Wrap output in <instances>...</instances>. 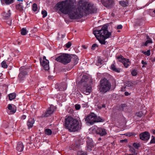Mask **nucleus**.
<instances>
[{
	"label": "nucleus",
	"mask_w": 155,
	"mask_h": 155,
	"mask_svg": "<svg viewBox=\"0 0 155 155\" xmlns=\"http://www.w3.org/2000/svg\"><path fill=\"white\" fill-rule=\"evenodd\" d=\"M56 8L59 12L68 15L71 19H80L84 15L94 12L96 8L92 4L86 2H80L79 6L72 5L71 0L60 2L56 5Z\"/></svg>",
	"instance_id": "nucleus-1"
},
{
	"label": "nucleus",
	"mask_w": 155,
	"mask_h": 155,
	"mask_svg": "<svg viewBox=\"0 0 155 155\" xmlns=\"http://www.w3.org/2000/svg\"><path fill=\"white\" fill-rule=\"evenodd\" d=\"M93 33L99 42L103 45H106L107 43L105 40L109 38L111 35V33L108 31L107 27L106 25L102 26L100 30H94Z\"/></svg>",
	"instance_id": "nucleus-2"
},
{
	"label": "nucleus",
	"mask_w": 155,
	"mask_h": 155,
	"mask_svg": "<svg viewBox=\"0 0 155 155\" xmlns=\"http://www.w3.org/2000/svg\"><path fill=\"white\" fill-rule=\"evenodd\" d=\"M65 126L70 131H78L81 128V125L78 121L71 117H68L65 119Z\"/></svg>",
	"instance_id": "nucleus-3"
},
{
	"label": "nucleus",
	"mask_w": 155,
	"mask_h": 155,
	"mask_svg": "<svg viewBox=\"0 0 155 155\" xmlns=\"http://www.w3.org/2000/svg\"><path fill=\"white\" fill-rule=\"evenodd\" d=\"M111 87V84L106 79L104 78L100 81V85L99 88V91L102 94H104L110 91Z\"/></svg>",
	"instance_id": "nucleus-4"
},
{
	"label": "nucleus",
	"mask_w": 155,
	"mask_h": 155,
	"mask_svg": "<svg viewBox=\"0 0 155 155\" xmlns=\"http://www.w3.org/2000/svg\"><path fill=\"white\" fill-rule=\"evenodd\" d=\"M71 58V55L67 54H64L59 56L56 58L55 60L57 61L65 64L70 62Z\"/></svg>",
	"instance_id": "nucleus-5"
},
{
	"label": "nucleus",
	"mask_w": 155,
	"mask_h": 155,
	"mask_svg": "<svg viewBox=\"0 0 155 155\" xmlns=\"http://www.w3.org/2000/svg\"><path fill=\"white\" fill-rule=\"evenodd\" d=\"M93 130L95 131L97 134H99L101 136H104L107 134L106 130L104 128L96 127L93 128Z\"/></svg>",
	"instance_id": "nucleus-6"
},
{
	"label": "nucleus",
	"mask_w": 155,
	"mask_h": 155,
	"mask_svg": "<svg viewBox=\"0 0 155 155\" xmlns=\"http://www.w3.org/2000/svg\"><path fill=\"white\" fill-rule=\"evenodd\" d=\"M95 118H96V114L93 113H92L86 118L85 120L91 124H93L94 123Z\"/></svg>",
	"instance_id": "nucleus-7"
},
{
	"label": "nucleus",
	"mask_w": 155,
	"mask_h": 155,
	"mask_svg": "<svg viewBox=\"0 0 155 155\" xmlns=\"http://www.w3.org/2000/svg\"><path fill=\"white\" fill-rule=\"evenodd\" d=\"M101 2L104 6L108 8H111L114 4L113 0H101Z\"/></svg>",
	"instance_id": "nucleus-8"
},
{
	"label": "nucleus",
	"mask_w": 155,
	"mask_h": 155,
	"mask_svg": "<svg viewBox=\"0 0 155 155\" xmlns=\"http://www.w3.org/2000/svg\"><path fill=\"white\" fill-rule=\"evenodd\" d=\"M56 109V107L53 105L50 106V107H48L47 111L44 114V116L45 117H48L52 114Z\"/></svg>",
	"instance_id": "nucleus-9"
},
{
	"label": "nucleus",
	"mask_w": 155,
	"mask_h": 155,
	"mask_svg": "<svg viewBox=\"0 0 155 155\" xmlns=\"http://www.w3.org/2000/svg\"><path fill=\"white\" fill-rule=\"evenodd\" d=\"M140 138L144 140H148L150 138V135L148 132L145 131L140 135Z\"/></svg>",
	"instance_id": "nucleus-10"
},
{
	"label": "nucleus",
	"mask_w": 155,
	"mask_h": 155,
	"mask_svg": "<svg viewBox=\"0 0 155 155\" xmlns=\"http://www.w3.org/2000/svg\"><path fill=\"white\" fill-rule=\"evenodd\" d=\"M82 91L84 94L86 95L89 94L92 91L91 85L87 84L86 85H84Z\"/></svg>",
	"instance_id": "nucleus-11"
},
{
	"label": "nucleus",
	"mask_w": 155,
	"mask_h": 155,
	"mask_svg": "<svg viewBox=\"0 0 155 155\" xmlns=\"http://www.w3.org/2000/svg\"><path fill=\"white\" fill-rule=\"evenodd\" d=\"M20 72L18 75V78L19 80H22L27 74V72L25 70H22L21 68H20Z\"/></svg>",
	"instance_id": "nucleus-12"
},
{
	"label": "nucleus",
	"mask_w": 155,
	"mask_h": 155,
	"mask_svg": "<svg viewBox=\"0 0 155 155\" xmlns=\"http://www.w3.org/2000/svg\"><path fill=\"white\" fill-rule=\"evenodd\" d=\"M44 61H40V63L43 68L45 70H48L49 68V61L48 60H45Z\"/></svg>",
	"instance_id": "nucleus-13"
},
{
	"label": "nucleus",
	"mask_w": 155,
	"mask_h": 155,
	"mask_svg": "<svg viewBox=\"0 0 155 155\" xmlns=\"http://www.w3.org/2000/svg\"><path fill=\"white\" fill-rule=\"evenodd\" d=\"M8 109L9 110H10L9 112H8V113L9 114H12L15 113L16 112V108L15 109L14 107H12V105L10 104H9L8 105Z\"/></svg>",
	"instance_id": "nucleus-14"
},
{
	"label": "nucleus",
	"mask_w": 155,
	"mask_h": 155,
	"mask_svg": "<svg viewBox=\"0 0 155 155\" xmlns=\"http://www.w3.org/2000/svg\"><path fill=\"white\" fill-rule=\"evenodd\" d=\"M24 145L23 143L21 142H19L17 144L16 147V150L19 152H21L24 149Z\"/></svg>",
	"instance_id": "nucleus-15"
},
{
	"label": "nucleus",
	"mask_w": 155,
	"mask_h": 155,
	"mask_svg": "<svg viewBox=\"0 0 155 155\" xmlns=\"http://www.w3.org/2000/svg\"><path fill=\"white\" fill-rule=\"evenodd\" d=\"M55 87L56 89H58L59 91H62L66 89L67 86L65 83H64L61 84L59 87H58V84H56Z\"/></svg>",
	"instance_id": "nucleus-16"
},
{
	"label": "nucleus",
	"mask_w": 155,
	"mask_h": 155,
	"mask_svg": "<svg viewBox=\"0 0 155 155\" xmlns=\"http://www.w3.org/2000/svg\"><path fill=\"white\" fill-rule=\"evenodd\" d=\"M35 123V120L32 118L29 119L27 122V125L29 128H31Z\"/></svg>",
	"instance_id": "nucleus-17"
},
{
	"label": "nucleus",
	"mask_w": 155,
	"mask_h": 155,
	"mask_svg": "<svg viewBox=\"0 0 155 155\" xmlns=\"http://www.w3.org/2000/svg\"><path fill=\"white\" fill-rule=\"evenodd\" d=\"M124 85L125 86V88H126L131 89L133 88V84L130 81L126 82L124 84Z\"/></svg>",
	"instance_id": "nucleus-18"
},
{
	"label": "nucleus",
	"mask_w": 155,
	"mask_h": 155,
	"mask_svg": "<svg viewBox=\"0 0 155 155\" xmlns=\"http://www.w3.org/2000/svg\"><path fill=\"white\" fill-rule=\"evenodd\" d=\"M122 63L124 65V67L126 68H127L130 64V62L129 59H128L125 58Z\"/></svg>",
	"instance_id": "nucleus-19"
},
{
	"label": "nucleus",
	"mask_w": 155,
	"mask_h": 155,
	"mask_svg": "<svg viewBox=\"0 0 155 155\" xmlns=\"http://www.w3.org/2000/svg\"><path fill=\"white\" fill-rule=\"evenodd\" d=\"M11 14L10 10H9L7 12H4L3 13V16L5 18H7L10 17Z\"/></svg>",
	"instance_id": "nucleus-20"
},
{
	"label": "nucleus",
	"mask_w": 155,
	"mask_h": 155,
	"mask_svg": "<svg viewBox=\"0 0 155 155\" xmlns=\"http://www.w3.org/2000/svg\"><path fill=\"white\" fill-rule=\"evenodd\" d=\"M111 68L113 71L117 72H120L121 71L120 69L116 68L114 64L111 65Z\"/></svg>",
	"instance_id": "nucleus-21"
},
{
	"label": "nucleus",
	"mask_w": 155,
	"mask_h": 155,
	"mask_svg": "<svg viewBox=\"0 0 155 155\" xmlns=\"http://www.w3.org/2000/svg\"><path fill=\"white\" fill-rule=\"evenodd\" d=\"M2 3L4 2L6 5H9L13 3L15 0H0Z\"/></svg>",
	"instance_id": "nucleus-22"
},
{
	"label": "nucleus",
	"mask_w": 155,
	"mask_h": 155,
	"mask_svg": "<svg viewBox=\"0 0 155 155\" xmlns=\"http://www.w3.org/2000/svg\"><path fill=\"white\" fill-rule=\"evenodd\" d=\"M16 8L20 11H22L23 10L24 7L21 3H20L16 5Z\"/></svg>",
	"instance_id": "nucleus-23"
},
{
	"label": "nucleus",
	"mask_w": 155,
	"mask_h": 155,
	"mask_svg": "<svg viewBox=\"0 0 155 155\" xmlns=\"http://www.w3.org/2000/svg\"><path fill=\"white\" fill-rule=\"evenodd\" d=\"M72 57H71V58H73L74 64L76 65L78 62L79 60L77 56L76 55H72Z\"/></svg>",
	"instance_id": "nucleus-24"
},
{
	"label": "nucleus",
	"mask_w": 155,
	"mask_h": 155,
	"mask_svg": "<svg viewBox=\"0 0 155 155\" xmlns=\"http://www.w3.org/2000/svg\"><path fill=\"white\" fill-rule=\"evenodd\" d=\"M130 151L132 154H130L128 155H137V153L136 151L133 147H130Z\"/></svg>",
	"instance_id": "nucleus-25"
},
{
	"label": "nucleus",
	"mask_w": 155,
	"mask_h": 155,
	"mask_svg": "<svg viewBox=\"0 0 155 155\" xmlns=\"http://www.w3.org/2000/svg\"><path fill=\"white\" fill-rule=\"evenodd\" d=\"M147 40L146 41V42L144 43V45L147 46L149 44L152 43V40L150 39L148 36H147Z\"/></svg>",
	"instance_id": "nucleus-26"
},
{
	"label": "nucleus",
	"mask_w": 155,
	"mask_h": 155,
	"mask_svg": "<svg viewBox=\"0 0 155 155\" xmlns=\"http://www.w3.org/2000/svg\"><path fill=\"white\" fill-rule=\"evenodd\" d=\"M15 97H16L15 94L14 93H11L8 95V97L9 98V99L11 101L15 99Z\"/></svg>",
	"instance_id": "nucleus-27"
},
{
	"label": "nucleus",
	"mask_w": 155,
	"mask_h": 155,
	"mask_svg": "<svg viewBox=\"0 0 155 155\" xmlns=\"http://www.w3.org/2000/svg\"><path fill=\"white\" fill-rule=\"evenodd\" d=\"M28 31L25 28H22L21 30V34L22 35H25L27 33Z\"/></svg>",
	"instance_id": "nucleus-28"
},
{
	"label": "nucleus",
	"mask_w": 155,
	"mask_h": 155,
	"mask_svg": "<svg viewBox=\"0 0 155 155\" xmlns=\"http://www.w3.org/2000/svg\"><path fill=\"white\" fill-rule=\"evenodd\" d=\"M103 121V119L101 118L100 117H97L96 115V118L95 119L94 123L95 122H101Z\"/></svg>",
	"instance_id": "nucleus-29"
},
{
	"label": "nucleus",
	"mask_w": 155,
	"mask_h": 155,
	"mask_svg": "<svg viewBox=\"0 0 155 155\" xmlns=\"http://www.w3.org/2000/svg\"><path fill=\"white\" fill-rule=\"evenodd\" d=\"M117 60H118L120 62H123L125 59V58H124L121 55L119 56V57H117Z\"/></svg>",
	"instance_id": "nucleus-30"
},
{
	"label": "nucleus",
	"mask_w": 155,
	"mask_h": 155,
	"mask_svg": "<svg viewBox=\"0 0 155 155\" xmlns=\"http://www.w3.org/2000/svg\"><path fill=\"white\" fill-rule=\"evenodd\" d=\"M119 3L121 6L123 7H125L127 5L128 3L127 2L125 1H120L119 2Z\"/></svg>",
	"instance_id": "nucleus-31"
},
{
	"label": "nucleus",
	"mask_w": 155,
	"mask_h": 155,
	"mask_svg": "<svg viewBox=\"0 0 155 155\" xmlns=\"http://www.w3.org/2000/svg\"><path fill=\"white\" fill-rule=\"evenodd\" d=\"M45 133L48 135H51L52 134V131L50 129H46L45 130Z\"/></svg>",
	"instance_id": "nucleus-32"
},
{
	"label": "nucleus",
	"mask_w": 155,
	"mask_h": 155,
	"mask_svg": "<svg viewBox=\"0 0 155 155\" xmlns=\"http://www.w3.org/2000/svg\"><path fill=\"white\" fill-rule=\"evenodd\" d=\"M130 147H132L136 151L135 149L134 148V147L135 149H137L139 147V143H133L132 146H129V147L130 148Z\"/></svg>",
	"instance_id": "nucleus-33"
},
{
	"label": "nucleus",
	"mask_w": 155,
	"mask_h": 155,
	"mask_svg": "<svg viewBox=\"0 0 155 155\" xmlns=\"http://www.w3.org/2000/svg\"><path fill=\"white\" fill-rule=\"evenodd\" d=\"M92 142H91V143L89 144L87 143V150L89 151H90L91 150V148L92 147Z\"/></svg>",
	"instance_id": "nucleus-34"
},
{
	"label": "nucleus",
	"mask_w": 155,
	"mask_h": 155,
	"mask_svg": "<svg viewBox=\"0 0 155 155\" xmlns=\"http://www.w3.org/2000/svg\"><path fill=\"white\" fill-rule=\"evenodd\" d=\"M142 53H143L145 55L147 56H149L150 54V50H148L146 51H143Z\"/></svg>",
	"instance_id": "nucleus-35"
},
{
	"label": "nucleus",
	"mask_w": 155,
	"mask_h": 155,
	"mask_svg": "<svg viewBox=\"0 0 155 155\" xmlns=\"http://www.w3.org/2000/svg\"><path fill=\"white\" fill-rule=\"evenodd\" d=\"M37 5L35 3H34L32 5V10L34 12L37 11Z\"/></svg>",
	"instance_id": "nucleus-36"
},
{
	"label": "nucleus",
	"mask_w": 155,
	"mask_h": 155,
	"mask_svg": "<svg viewBox=\"0 0 155 155\" xmlns=\"http://www.w3.org/2000/svg\"><path fill=\"white\" fill-rule=\"evenodd\" d=\"M81 81L82 82H86L87 83V76H84L82 78Z\"/></svg>",
	"instance_id": "nucleus-37"
},
{
	"label": "nucleus",
	"mask_w": 155,
	"mask_h": 155,
	"mask_svg": "<svg viewBox=\"0 0 155 155\" xmlns=\"http://www.w3.org/2000/svg\"><path fill=\"white\" fill-rule=\"evenodd\" d=\"M121 110H126L127 106L126 104H122L121 105Z\"/></svg>",
	"instance_id": "nucleus-38"
},
{
	"label": "nucleus",
	"mask_w": 155,
	"mask_h": 155,
	"mask_svg": "<svg viewBox=\"0 0 155 155\" xmlns=\"http://www.w3.org/2000/svg\"><path fill=\"white\" fill-rule=\"evenodd\" d=\"M1 64L2 67L4 68H6L7 67L8 65L6 64V62L4 61L2 62Z\"/></svg>",
	"instance_id": "nucleus-39"
},
{
	"label": "nucleus",
	"mask_w": 155,
	"mask_h": 155,
	"mask_svg": "<svg viewBox=\"0 0 155 155\" xmlns=\"http://www.w3.org/2000/svg\"><path fill=\"white\" fill-rule=\"evenodd\" d=\"M42 14L43 15V17L45 18L47 16V13L46 11H42L41 12Z\"/></svg>",
	"instance_id": "nucleus-40"
},
{
	"label": "nucleus",
	"mask_w": 155,
	"mask_h": 155,
	"mask_svg": "<svg viewBox=\"0 0 155 155\" xmlns=\"http://www.w3.org/2000/svg\"><path fill=\"white\" fill-rule=\"evenodd\" d=\"M71 42L69 41L65 45V46L66 48H68L71 46Z\"/></svg>",
	"instance_id": "nucleus-41"
},
{
	"label": "nucleus",
	"mask_w": 155,
	"mask_h": 155,
	"mask_svg": "<svg viewBox=\"0 0 155 155\" xmlns=\"http://www.w3.org/2000/svg\"><path fill=\"white\" fill-rule=\"evenodd\" d=\"M78 155H87V154L83 151H79L78 153Z\"/></svg>",
	"instance_id": "nucleus-42"
},
{
	"label": "nucleus",
	"mask_w": 155,
	"mask_h": 155,
	"mask_svg": "<svg viewBox=\"0 0 155 155\" xmlns=\"http://www.w3.org/2000/svg\"><path fill=\"white\" fill-rule=\"evenodd\" d=\"M143 113L142 111H140L136 113V115L139 117H141L143 115Z\"/></svg>",
	"instance_id": "nucleus-43"
},
{
	"label": "nucleus",
	"mask_w": 155,
	"mask_h": 155,
	"mask_svg": "<svg viewBox=\"0 0 155 155\" xmlns=\"http://www.w3.org/2000/svg\"><path fill=\"white\" fill-rule=\"evenodd\" d=\"M137 72L136 70H133L131 72V74L133 76H135L137 75Z\"/></svg>",
	"instance_id": "nucleus-44"
},
{
	"label": "nucleus",
	"mask_w": 155,
	"mask_h": 155,
	"mask_svg": "<svg viewBox=\"0 0 155 155\" xmlns=\"http://www.w3.org/2000/svg\"><path fill=\"white\" fill-rule=\"evenodd\" d=\"M152 137L153 138L150 141V143H155V139L154 137L152 136Z\"/></svg>",
	"instance_id": "nucleus-45"
},
{
	"label": "nucleus",
	"mask_w": 155,
	"mask_h": 155,
	"mask_svg": "<svg viewBox=\"0 0 155 155\" xmlns=\"http://www.w3.org/2000/svg\"><path fill=\"white\" fill-rule=\"evenodd\" d=\"M75 108L77 110H79L80 108L81 107L79 104H76L75 106Z\"/></svg>",
	"instance_id": "nucleus-46"
},
{
	"label": "nucleus",
	"mask_w": 155,
	"mask_h": 155,
	"mask_svg": "<svg viewBox=\"0 0 155 155\" xmlns=\"http://www.w3.org/2000/svg\"><path fill=\"white\" fill-rule=\"evenodd\" d=\"M141 63L143 65L142 66V67H143L145 65L147 64V62L145 61H144L143 60L142 61Z\"/></svg>",
	"instance_id": "nucleus-47"
},
{
	"label": "nucleus",
	"mask_w": 155,
	"mask_h": 155,
	"mask_svg": "<svg viewBox=\"0 0 155 155\" xmlns=\"http://www.w3.org/2000/svg\"><path fill=\"white\" fill-rule=\"evenodd\" d=\"M122 28V25H118L117 27V29H121Z\"/></svg>",
	"instance_id": "nucleus-48"
},
{
	"label": "nucleus",
	"mask_w": 155,
	"mask_h": 155,
	"mask_svg": "<svg viewBox=\"0 0 155 155\" xmlns=\"http://www.w3.org/2000/svg\"><path fill=\"white\" fill-rule=\"evenodd\" d=\"M120 142L121 143H122L123 142H127V140L126 139H124L123 140H120Z\"/></svg>",
	"instance_id": "nucleus-49"
},
{
	"label": "nucleus",
	"mask_w": 155,
	"mask_h": 155,
	"mask_svg": "<svg viewBox=\"0 0 155 155\" xmlns=\"http://www.w3.org/2000/svg\"><path fill=\"white\" fill-rule=\"evenodd\" d=\"M26 116L25 115H23L21 116V118L23 120L25 119L26 118Z\"/></svg>",
	"instance_id": "nucleus-50"
},
{
	"label": "nucleus",
	"mask_w": 155,
	"mask_h": 155,
	"mask_svg": "<svg viewBox=\"0 0 155 155\" xmlns=\"http://www.w3.org/2000/svg\"><path fill=\"white\" fill-rule=\"evenodd\" d=\"M45 60H47L46 59V58L45 56H44L43 57V59H41L40 61H45Z\"/></svg>",
	"instance_id": "nucleus-51"
},
{
	"label": "nucleus",
	"mask_w": 155,
	"mask_h": 155,
	"mask_svg": "<svg viewBox=\"0 0 155 155\" xmlns=\"http://www.w3.org/2000/svg\"><path fill=\"white\" fill-rule=\"evenodd\" d=\"M87 105L86 104H82V106L83 107H87Z\"/></svg>",
	"instance_id": "nucleus-52"
},
{
	"label": "nucleus",
	"mask_w": 155,
	"mask_h": 155,
	"mask_svg": "<svg viewBox=\"0 0 155 155\" xmlns=\"http://www.w3.org/2000/svg\"><path fill=\"white\" fill-rule=\"evenodd\" d=\"M37 29L36 28H34L32 30V31L33 32H35L37 31Z\"/></svg>",
	"instance_id": "nucleus-53"
},
{
	"label": "nucleus",
	"mask_w": 155,
	"mask_h": 155,
	"mask_svg": "<svg viewBox=\"0 0 155 155\" xmlns=\"http://www.w3.org/2000/svg\"><path fill=\"white\" fill-rule=\"evenodd\" d=\"M76 92V95L77 96H79L81 95L80 93L78 91H77Z\"/></svg>",
	"instance_id": "nucleus-54"
},
{
	"label": "nucleus",
	"mask_w": 155,
	"mask_h": 155,
	"mask_svg": "<svg viewBox=\"0 0 155 155\" xmlns=\"http://www.w3.org/2000/svg\"><path fill=\"white\" fill-rule=\"evenodd\" d=\"M48 78L49 79H52L54 78V77L53 76H49L48 77Z\"/></svg>",
	"instance_id": "nucleus-55"
},
{
	"label": "nucleus",
	"mask_w": 155,
	"mask_h": 155,
	"mask_svg": "<svg viewBox=\"0 0 155 155\" xmlns=\"http://www.w3.org/2000/svg\"><path fill=\"white\" fill-rule=\"evenodd\" d=\"M105 107V105L104 104H103L102 105L101 107L100 106L99 107L100 108H102L104 107V108Z\"/></svg>",
	"instance_id": "nucleus-56"
},
{
	"label": "nucleus",
	"mask_w": 155,
	"mask_h": 155,
	"mask_svg": "<svg viewBox=\"0 0 155 155\" xmlns=\"http://www.w3.org/2000/svg\"><path fill=\"white\" fill-rule=\"evenodd\" d=\"M97 46V45L96 44H93L92 47V48H94L95 47Z\"/></svg>",
	"instance_id": "nucleus-57"
},
{
	"label": "nucleus",
	"mask_w": 155,
	"mask_h": 155,
	"mask_svg": "<svg viewBox=\"0 0 155 155\" xmlns=\"http://www.w3.org/2000/svg\"><path fill=\"white\" fill-rule=\"evenodd\" d=\"M124 94L126 96H128L129 95V93L127 92H125Z\"/></svg>",
	"instance_id": "nucleus-58"
},
{
	"label": "nucleus",
	"mask_w": 155,
	"mask_h": 155,
	"mask_svg": "<svg viewBox=\"0 0 155 155\" xmlns=\"http://www.w3.org/2000/svg\"><path fill=\"white\" fill-rule=\"evenodd\" d=\"M101 59H98V63H99L101 64L102 63V61H101Z\"/></svg>",
	"instance_id": "nucleus-59"
},
{
	"label": "nucleus",
	"mask_w": 155,
	"mask_h": 155,
	"mask_svg": "<svg viewBox=\"0 0 155 155\" xmlns=\"http://www.w3.org/2000/svg\"><path fill=\"white\" fill-rule=\"evenodd\" d=\"M152 132L153 134H155V130H152Z\"/></svg>",
	"instance_id": "nucleus-60"
},
{
	"label": "nucleus",
	"mask_w": 155,
	"mask_h": 155,
	"mask_svg": "<svg viewBox=\"0 0 155 155\" xmlns=\"http://www.w3.org/2000/svg\"><path fill=\"white\" fill-rule=\"evenodd\" d=\"M19 2H22L24 0H17Z\"/></svg>",
	"instance_id": "nucleus-61"
},
{
	"label": "nucleus",
	"mask_w": 155,
	"mask_h": 155,
	"mask_svg": "<svg viewBox=\"0 0 155 155\" xmlns=\"http://www.w3.org/2000/svg\"><path fill=\"white\" fill-rule=\"evenodd\" d=\"M83 48H84V49H86V47H85V46L84 45L83 46Z\"/></svg>",
	"instance_id": "nucleus-62"
},
{
	"label": "nucleus",
	"mask_w": 155,
	"mask_h": 155,
	"mask_svg": "<svg viewBox=\"0 0 155 155\" xmlns=\"http://www.w3.org/2000/svg\"><path fill=\"white\" fill-rule=\"evenodd\" d=\"M16 52H17V53H18L19 52V51H16Z\"/></svg>",
	"instance_id": "nucleus-63"
},
{
	"label": "nucleus",
	"mask_w": 155,
	"mask_h": 155,
	"mask_svg": "<svg viewBox=\"0 0 155 155\" xmlns=\"http://www.w3.org/2000/svg\"><path fill=\"white\" fill-rule=\"evenodd\" d=\"M153 12L155 13V10L153 11Z\"/></svg>",
	"instance_id": "nucleus-64"
}]
</instances>
